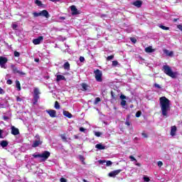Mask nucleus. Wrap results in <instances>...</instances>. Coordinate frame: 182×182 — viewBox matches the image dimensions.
<instances>
[{
	"instance_id": "obj_52",
	"label": "nucleus",
	"mask_w": 182,
	"mask_h": 182,
	"mask_svg": "<svg viewBox=\"0 0 182 182\" xmlns=\"http://www.w3.org/2000/svg\"><path fill=\"white\" fill-rule=\"evenodd\" d=\"M142 136L145 138V139H147L149 137V136L147 135V134L143 132L142 133Z\"/></svg>"
},
{
	"instance_id": "obj_41",
	"label": "nucleus",
	"mask_w": 182,
	"mask_h": 182,
	"mask_svg": "<svg viewBox=\"0 0 182 182\" xmlns=\"http://www.w3.org/2000/svg\"><path fill=\"white\" fill-rule=\"evenodd\" d=\"M129 159H131V161H137V160L135 159L134 156H129Z\"/></svg>"
},
{
	"instance_id": "obj_1",
	"label": "nucleus",
	"mask_w": 182,
	"mask_h": 182,
	"mask_svg": "<svg viewBox=\"0 0 182 182\" xmlns=\"http://www.w3.org/2000/svg\"><path fill=\"white\" fill-rule=\"evenodd\" d=\"M159 105L162 115L167 117V114L170 110V100L166 97H161L159 98Z\"/></svg>"
},
{
	"instance_id": "obj_43",
	"label": "nucleus",
	"mask_w": 182,
	"mask_h": 182,
	"mask_svg": "<svg viewBox=\"0 0 182 182\" xmlns=\"http://www.w3.org/2000/svg\"><path fill=\"white\" fill-rule=\"evenodd\" d=\"M144 181H146V182H149V181H150V178L146 177V176H144Z\"/></svg>"
},
{
	"instance_id": "obj_49",
	"label": "nucleus",
	"mask_w": 182,
	"mask_h": 182,
	"mask_svg": "<svg viewBox=\"0 0 182 182\" xmlns=\"http://www.w3.org/2000/svg\"><path fill=\"white\" fill-rule=\"evenodd\" d=\"M163 166V162L161 161H158V167H161Z\"/></svg>"
},
{
	"instance_id": "obj_25",
	"label": "nucleus",
	"mask_w": 182,
	"mask_h": 182,
	"mask_svg": "<svg viewBox=\"0 0 182 182\" xmlns=\"http://www.w3.org/2000/svg\"><path fill=\"white\" fill-rule=\"evenodd\" d=\"M164 53H166V55H167V56H173L174 53L173 51L169 52L168 50H165Z\"/></svg>"
},
{
	"instance_id": "obj_54",
	"label": "nucleus",
	"mask_w": 182,
	"mask_h": 182,
	"mask_svg": "<svg viewBox=\"0 0 182 182\" xmlns=\"http://www.w3.org/2000/svg\"><path fill=\"white\" fill-rule=\"evenodd\" d=\"M3 131L2 129H0V139H4V136H2Z\"/></svg>"
},
{
	"instance_id": "obj_28",
	"label": "nucleus",
	"mask_w": 182,
	"mask_h": 182,
	"mask_svg": "<svg viewBox=\"0 0 182 182\" xmlns=\"http://www.w3.org/2000/svg\"><path fill=\"white\" fill-rule=\"evenodd\" d=\"M60 137L63 141H65V142L68 141V138H66V136L65 135V134H61Z\"/></svg>"
},
{
	"instance_id": "obj_57",
	"label": "nucleus",
	"mask_w": 182,
	"mask_h": 182,
	"mask_svg": "<svg viewBox=\"0 0 182 182\" xmlns=\"http://www.w3.org/2000/svg\"><path fill=\"white\" fill-rule=\"evenodd\" d=\"M60 19H62L63 21H65V19H66V18L63 17V16H60Z\"/></svg>"
},
{
	"instance_id": "obj_6",
	"label": "nucleus",
	"mask_w": 182,
	"mask_h": 182,
	"mask_svg": "<svg viewBox=\"0 0 182 182\" xmlns=\"http://www.w3.org/2000/svg\"><path fill=\"white\" fill-rule=\"evenodd\" d=\"M34 95H33V105H35L36 103H38V100H39L40 97L39 95L41 94V92H39L38 88H34Z\"/></svg>"
},
{
	"instance_id": "obj_13",
	"label": "nucleus",
	"mask_w": 182,
	"mask_h": 182,
	"mask_svg": "<svg viewBox=\"0 0 182 182\" xmlns=\"http://www.w3.org/2000/svg\"><path fill=\"white\" fill-rule=\"evenodd\" d=\"M50 117H56V111L55 109L46 110Z\"/></svg>"
},
{
	"instance_id": "obj_20",
	"label": "nucleus",
	"mask_w": 182,
	"mask_h": 182,
	"mask_svg": "<svg viewBox=\"0 0 182 182\" xmlns=\"http://www.w3.org/2000/svg\"><path fill=\"white\" fill-rule=\"evenodd\" d=\"M8 144H9L8 141H5V140L1 141L0 143V146H1V147H3V149L5 147H7Z\"/></svg>"
},
{
	"instance_id": "obj_40",
	"label": "nucleus",
	"mask_w": 182,
	"mask_h": 182,
	"mask_svg": "<svg viewBox=\"0 0 182 182\" xmlns=\"http://www.w3.org/2000/svg\"><path fill=\"white\" fill-rule=\"evenodd\" d=\"M95 135L97 136V137H100V136H102V132H96Z\"/></svg>"
},
{
	"instance_id": "obj_7",
	"label": "nucleus",
	"mask_w": 182,
	"mask_h": 182,
	"mask_svg": "<svg viewBox=\"0 0 182 182\" xmlns=\"http://www.w3.org/2000/svg\"><path fill=\"white\" fill-rule=\"evenodd\" d=\"M6 63H8V58L0 56V67L2 69H6Z\"/></svg>"
},
{
	"instance_id": "obj_9",
	"label": "nucleus",
	"mask_w": 182,
	"mask_h": 182,
	"mask_svg": "<svg viewBox=\"0 0 182 182\" xmlns=\"http://www.w3.org/2000/svg\"><path fill=\"white\" fill-rule=\"evenodd\" d=\"M42 41H43V36H38L37 38L33 40V43L34 45H40Z\"/></svg>"
},
{
	"instance_id": "obj_58",
	"label": "nucleus",
	"mask_w": 182,
	"mask_h": 182,
	"mask_svg": "<svg viewBox=\"0 0 182 182\" xmlns=\"http://www.w3.org/2000/svg\"><path fill=\"white\" fill-rule=\"evenodd\" d=\"M50 1H51V2H59V1L60 0H50Z\"/></svg>"
},
{
	"instance_id": "obj_64",
	"label": "nucleus",
	"mask_w": 182,
	"mask_h": 182,
	"mask_svg": "<svg viewBox=\"0 0 182 182\" xmlns=\"http://www.w3.org/2000/svg\"><path fill=\"white\" fill-rule=\"evenodd\" d=\"M16 26H18L16 24L13 25V28H16Z\"/></svg>"
},
{
	"instance_id": "obj_4",
	"label": "nucleus",
	"mask_w": 182,
	"mask_h": 182,
	"mask_svg": "<svg viewBox=\"0 0 182 182\" xmlns=\"http://www.w3.org/2000/svg\"><path fill=\"white\" fill-rule=\"evenodd\" d=\"M33 15L35 18H38V16H44L45 18H47V19L50 16V15H49V12H48V10H43L39 13L34 12L33 13Z\"/></svg>"
},
{
	"instance_id": "obj_55",
	"label": "nucleus",
	"mask_w": 182,
	"mask_h": 182,
	"mask_svg": "<svg viewBox=\"0 0 182 182\" xmlns=\"http://www.w3.org/2000/svg\"><path fill=\"white\" fill-rule=\"evenodd\" d=\"M3 119H4V120H9V117L4 116Z\"/></svg>"
},
{
	"instance_id": "obj_42",
	"label": "nucleus",
	"mask_w": 182,
	"mask_h": 182,
	"mask_svg": "<svg viewBox=\"0 0 182 182\" xmlns=\"http://www.w3.org/2000/svg\"><path fill=\"white\" fill-rule=\"evenodd\" d=\"M0 95H5V90L0 87Z\"/></svg>"
},
{
	"instance_id": "obj_18",
	"label": "nucleus",
	"mask_w": 182,
	"mask_h": 182,
	"mask_svg": "<svg viewBox=\"0 0 182 182\" xmlns=\"http://www.w3.org/2000/svg\"><path fill=\"white\" fill-rule=\"evenodd\" d=\"M95 149H97L98 150H105L106 146L101 144H97L95 145Z\"/></svg>"
},
{
	"instance_id": "obj_35",
	"label": "nucleus",
	"mask_w": 182,
	"mask_h": 182,
	"mask_svg": "<svg viewBox=\"0 0 182 182\" xmlns=\"http://www.w3.org/2000/svg\"><path fill=\"white\" fill-rule=\"evenodd\" d=\"M14 56L16 58H19V56H21V53L18 51H14Z\"/></svg>"
},
{
	"instance_id": "obj_32",
	"label": "nucleus",
	"mask_w": 182,
	"mask_h": 182,
	"mask_svg": "<svg viewBox=\"0 0 182 182\" xmlns=\"http://www.w3.org/2000/svg\"><path fill=\"white\" fill-rule=\"evenodd\" d=\"M80 161H82V164H85V156L80 155Z\"/></svg>"
},
{
	"instance_id": "obj_39",
	"label": "nucleus",
	"mask_w": 182,
	"mask_h": 182,
	"mask_svg": "<svg viewBox=\"0 0 182 182\" xmlns=\"http://www.w3.org/2000/svg\"><path fill=\"white\" fill-rule=\"evenodd\" d=\"M119 65V62L117 60L112 61V66H117Z\"/></svg>"
},
{
	"instance_id": "obj_14",
	"label": "nucleus",
	"mask_w": 182,
	"mask_h": 182,
	"mask_svg": "<svg viewBox=\"0 0 182 182\" xmlns=\"http://www.w3.org/2000/svg\"><path fill=\"white\" fill-rule=\"evenodd\" d=\"M132 5L136 6V8H141V5H143V1L141 0H137L132 3Z\"/></svg>"
},
{
	"instance_id": "obj_51",
	"label": "nucleus",
	"mask_w": 182,
	"mask_h": 182,
	"mask_svg": "<svg viewBox=\"0 0 182 182\" xmlns=\"http://www.w3.org/2000/svg\"><path fill=\"white\" fill-rule=\"evenodd\" d=\"M154 87H157L158 89H161V87L160 86V85L157 84V83H155L154 84Z\"/></svg>"
},
{
	"instance_id": "obj_15",
	"label": "nucleus",
	"mask_w": 182,
	"mask_h": 182,
	"mask_svg": "<svg viewBox=\"0 0 182 182\" xmlns=\"http://www.w3.org/2000/svg\"><path fill=\"white\" fill-rule=\"evenodd\" d=\"M177 132V127L173 126L171 129V136H176V133Z\"/></svg>"
},
{
	"instance_id": "obj_24",
	"label": "nucleus",
	"mask_w": 182,
	"mask_h": 182,
	"mask_svg": "<svg viewBox=\"0 0 182 182\" xmlns=\"http://www.w3.org/2000/svg\"><path fill=\"white\" fill-rule=\"evenodd\" d=\"M112 100H116L117 99V95L113 91H111Z\"/></svg>"
},
{
	"instance_id": "obj_34",
	"label": "nucleus",
	"mask_w": 182,
	"mask_h": 182,
	"mask_svg": "<svg viewBox=\"0 0 182 182\" xmlns=\"http://www.w3.org/2000/svg\"><path fill=\"white\" fill-rule=\"evenodd\" d=\"M121 106H122V107L126 108V100H123L121 101Z\"/></svg>"
},
{
	"instance_id": "obj_46",
	"label": "nucleus",
	"mask_w": 182,
	"mask_h": 182,
	"mask_svg": "<svg viewBox=\"0 0 182 182\" xmlns=\"http://www.w3.org/2000/svg\"><path fill=\"white\" fill-rule=\"evenodd\" d=\"M60 182H68V179H66V178H61L60 179Z\"/></svg>"
},
{
	"instance_id": "obj_59",
	"label": "nucleus",
	"mask_w": 182,
	"mask_h": 182,
	"mask_svg": "<svg viewBox=\"0 0 182 182\" xmlns=\"http://www.w3.org/2000/svg\"><path fill=\"white\" fill-rule=\"evenodd\" d=\"M136 166H138V167H140V166H141V164H140V163H137V164H136Z\"/></svg>"
},
{
	"instance_id": "obj_3",
	"label": "nucleus",
	"mask_w": 182,
	"mask_h": 182,
	"mask_svg": "<svg viewBox=\"0 0 182 182\" xmlns=\"http://www.w3.org/2000/svg\"><path fill=\"white\" fill-rule=\"evenodd\" d=\"M33 157H34V159H38V157H39L41 159V161H46V160L50 157V152L48 151H44L42 154H33Z\"/></svg>"
},
{
	"instance_id": "obj_44",
	"label": "nucleus",
	"mask_w": 182,
	"mask_h": 182,
	"mask_svg": "<svg viewBox=\"0 0 182 182\" xmlns=\"http://www.w3.org/2000/svg\"><path fill=\"white\" fill-rule=\"evenodd\" d=\"M125 124L127 126H130V124H132V123L130 122V121H129V119H127L125 122Z\"/></svg>"
},
{
	"instance_id": "obj_61",
	"label": "nucleus",
	"mask_w": 182,
	"mask_h": 182,
	"mask_svg": "<svg viewBox=\"0 0 182 182\" xmlns=\"http://www.w3.org/2000/svg\"><path fill=\"white\" fill-rule=\"evenodd\" d=\"M177 21H178V18H174L173 19V22H177Z\"/></svg>"
},
{
	"instance_id": "obj_50",
	"label": "nucleus",
	"mask_w": 182,
	"mask_h": 182,
	"mask_svg": "<svg viewBox=\"0 0 182 182\" xmlns=\"http://www.w3.org/2000/svg\"><path fill=\"white\" fill-rule=\"evenodd\" d=\"M80 62H81V63L85 62V57L80 56Z\"/></svg>"
},
{
	"instance_id": "obj_23",
	"label": "nucleus",
	"mask_w": 182,
	"mask_h": 182,
	"mask_svg": "<svg viewBox=\"0 0 182 182\" xmlns=\"http://www.w3.org/2000/svg\"><path fill=\"white\" fill-rule=\"evenodd\" d=\"M16 87L17 88L18 92H21V82L19 80H16Z\"/></svg>"
},
{
	"instance_id": "obj_45",
	"label": "nucleus",
	"mask_w": 182,
	"mask_h": 182,
	"mask_svg": "<svg viewBox=\"0 0 182 182\" xmlns=\"http://www.w3.org/2000/svg\"><path fill=\"white\" fill-rule=\"evenodd\" d=\"M80 132L85 133L86 132V129H85L83 127H80Z\"/></svg>"
},
{
	"instance_id": "obj_17",
	"label": "nucleus",
	"mask_w": 182,
	"mask_h": 182,
	"mask_svg": "<svg viewBox=\"0 0 182 182\" xmlns=\"http://www.w3.org/2000/svg\"><path fill=\"white\" fill-rule=\"evenodd\" d=\"M60 80H66V77L62 75H58L56 77V82H60Z\"/></svg>"
},
{
	"instance_id": "obj_47",
	"label": "nucleus",
	"mask_w": 182,
	"mask_h": 182,
	"mask_svg": "<svg viewBox=\"0 0 182 182\" xmlns=\"http://www.w3.org/2000/svg\"><path fill=\"white\" fill-rule=\"evenodd\" d=\"M12 83H13L12 80H7L6 81L7 85H12Z\"/></svg>"
},
{
	"instance_id": "obj_62",
	"label": "nucleus",
	"mask_w": 182,
	"mask_h": 182,
	"mask_svg": "<svg viewBox=\"0 0 182 182\" xmlns=\"http://www.w3.org/2000/svg\"><path fill=\"white\" fill-rule=\"evenodd\" d=\"M36 139H38V140H39V139H40L39 135H36Z\"/></svg>"
},
{
	"instance_id": "obj_19",
	"label": "nucleus",
	"mask_w": 182,
	"mask_h": 182,
	"mask_svg": "<svg viewBox=\"0 0 182 182\" xmlns=\"http://www.w3.org/2000/svg\"><path fill=\"white\" fill-rule=\"evenodd\" d=\"M63 69H65V70H70V64L69 63V62H66L63 65Z\"/></svg>"
},
{
	"instance_id": "obj_29",
	"label": "nucleus",
	"mask_w": 182,
	"mask_h": 182,
	"mask_svg": "<svg viewBox=\"0 0 182 182\" xmlns=\"http://www.w3.org/2000/svg\"><path fill=\"white\" fill-rule=\"evenodd\" d=\"M159 27L161 28V29H163L164 31H168L170 29L169 27H166V26H163V25H161Z\"/></svg>"
},
{
	"instance_id": "obj_36",
	"label": "nucleus",
	"mask_w": 182,
	"mask_h": 182,
	"mask_svg": "<svg viewBox=\"0 0 182 182\" xmlns=\"http://www.w3.org/2000/svg\"><path fill=\"white\" fill-rule=\"evenodd\" d=\"M135 116L136 117H140V116H141V111L136 112Z\"/></svg>"
},
{
	"instance_id": "obj_33",
	"label": "nucleus",
	"mask_w": 182,
	"mask_h": 182,
	"mask_svg": "<svg viewBox=\"0 0 182 182\" xmlns=\"http://www.w3.org/2000/svg\"><path fill=\"white\" fill-rule=\"evenodd\" d=\"M105 163H106L107 167H109L113 164V162H112L111 161H107Z\"/></svg>"
},
{
	"instance_id": "obj_63",
	"label": "nucleus",
	"mask_w": 182,
	"mask_h": 182,
	"mask_svg": "<svg viewBox=\"0 0 182 182\" xmlns=\"http://www.w3.org/2000/svg\"><path fill=\"white\" fill-rule=\"evenodd\" d=\"M75 139H79V136L77 135L74 136Z\"/></svg>"
},
{
	"instance_id": "obj_10",
	"label": "nucleus",
	"mask_w": 182,
	"mask_h": 182,
	"mask_svg": "<svg viewBox=\"0 0 182 182\" xmlns=\"http://www.w3.org/2000/svg\"><path fill=\"white\" fill-rule=\"evenodd\" d=\"M70 10L72 12V15H79V11H77L76 6H75V5L71 6Z\"/></svg>"
},
{
	"instance_id": "obj_27",
	"label": "nucleus",
	"mask_w": 182,
	"mask_h": 182,
	"mask_svg": "<svg viewBox=\"0 0 182 182\" xmlns=\"http://www.w3.org/2000/svg\"><path fill=\"white\" fill-rule=\"evenodd\" d=\"M55 109L57 110H59L60 109V105H59V102L58 101L55 102V105H54Z\"/></svg>"
},
{
	"instance_id": "obj_31",
	"label": "nucleus",
	"mask_w": 182,
	"mask_h": 182,
	"mask_svg": "<svg viewBox=\"0 0 182 182\" xmlns=\"http://www.w3.org/2000/svg\"><path fill=\"white\" fill-rule=\"evenodd\" d=\"M99 102H102V100L100 99V97H96L95 100L94 102V104L97 105V103H99Z\"/></svg>"
},
{
	"instance_id": "obj_26",
	"label": "nucleus",
	"mask_w": 182,
	"mask_h": 182,
	"mask_svg": "<svg viewBox=\"0 0 182 182\" xmlns=\"http://www.w3.org/2000/svg\"><path fill=\"white\" fill-rule=\"evenodd\" d=\"M81 86L85 92H86V90H87V87H89V85L86 83H82Z\"/></svg>"
},
{
	"instance_id": "obj_21",
	"label": "nucleus",
	"mask_w": 182,
	"mask_h": 182,
	"mask_svg": "<svg viewBox=\"0 0 182 182\" xmlns=\"http://www.w3.org/2000/svg\"><path fill=\"white\" fill-rule=\"evenodd\" d=\"M145 52H146V53H153V52H154V49H153L151 46L146 47L145 48Z\"/></svg>"
},
{
	"instance_id": "obj_48",
	"label": "nucleus",
	"mask_w": 182,
	"mask_h": 182,
	"mask_svg": "<svg viewBox=\"0 0 182 182\" xmlns=\"http://www.w3.org/2000/svg\"><path fill=\"white\" fill-rule=\"evenodd\" d=\"M16 102H21L22 100V98H21L19 96L16 97Z\"/></svg>"
},
{
	"instance_id": "obj_5",
	"label": "nucleus",
	"mask_w": 182,
	"mask_h": 182,
	"mask_svg": "<svg viewBox=\"0 0 182 182\" xmlns=\"http://www.w3.org/2000/svg\"><path fill=\"white\" fill-rule=\"evenodd\" d=\"M94 73L95 76V80H97V82H103V73H102V70L97 69L94 71Z\"/></svg>"
},
{
	"instance_id": "obj_16",
	"label": "nucleus",
	"mask_w": 182,
	"mask_h": 182,
	"mask_svg": "<svg viewBox=\"0 0 182 182\" xmlns=\"http://www.w3.org/2000/svg\"><path fill=\"white\" fill-rule=\"evenodd\" d=\"M39 144H42V141H40V139L34 141L32 147H38Z\"/></svg>"
},
{
	"instance_id": "obj_11",
	"label": "nucleus",
	"mask_w": 182,
	"mask_h": 182,
	"mask_svg": "<svg viewBox=\"0 0 182 182\" xmlns=\"http://www.w3.org/2000/svg\"><path fill=\"white\" fill-rule=\"evenodd\" d=\"M13 73H14V74L18 73V74L20 75L21 76H23V75H26V73H23V72H22V71L18 70V68H17L16 67H14V68H13Z\"/></svg>"
},
{
	"instance_id": "obj_2",
	"label": "nucleus",
	"mask_w": 182,
	"mask_h": 182,
	"mask_svg": "<svg viewBox=\"0 0 182 182\" xmlns=\"http://www.w3.org/2000/svg\"><path fill=\"white\" fill-rule=\"evenodd\" d=\"M162 70L165 73V75H167V76H169L170 77H172V79H176L177 77V73L173 72V70H171V68L170 65H165L162 67Z\"/></svg>"
},
{
	"instance_id": "obj_53",
	"label": "nucleus",
	"mask_w": 182,
	"mask_h": 182,
	"mask_svg": "<svg viewBox=\"0 0 182 182\" xmlns=\"http://www.w3.org/2000/svg\"><path fill=\"white\" fill-rule=\"evenodd\" d=\"M105 162H106L105 160H100L99 161L100 164H105Z\"/></svg>"
},
{
	"instance_id": "obj_30",
	"label": "nucleus",
	"mask_w": 182,
	"mask_h": 182,
	"mask_svg": "<svg viewBox=\"0 0 182 182\" xmlns=\"http://www.w3.org/2000/svg\"><path fill=\"white\" fill-rule=\"evenodd\" d=\"M36 5H38V6H42V1L39 0H35Z\"/></svg>"
},
{
	"instance_id": "obj_38",
	"label": "nucleus",
	"mask_w": 182,
	"mask_h": 182,
	"mask_svg": "<svg viewBox=\"0 0 182 182\" xmlns=\"http://www.w3.org/2000/svg\"><path fill=\"white\" fill-rule=\"evenodd\" d=\"M130 41L132 43H136V42H137V39H136V38H130Z\"/></svg>"
},
{
	"instance_id": "obj_56",
	"label": "nucleus",
	"mask_w": 182,
	"mask_h": 182,
	"mask_svg": "<svg viewBox=\"0 0 182 182\" xmlns=\"http://www.w3.org/2000/svg\"><path fill=\"white\" fill-rule=\"evenodd\" d=\"M120 99H122V100H126L125 95H121V96H120Z\"/></svg>"
},
{
	"instance_id": "obj_8",
	"label": "nucleus",
	"mask_w": 182,
	"mask_h": 182,
	"mask_svg": "<svg viewBox=\"0 0 182 182\" xmlns=\"http://www.w3.org/2000/svg\"><path fill=\"white\" fill-rule=\"evenodd\" d=\"M119 173H122V169H117V170L111 171L108 173V176L109 177H115L118 174H119Z\"/></svg>"
},
{
	"instance_id": "obj_22",
	"label": "nucleus",
	"mask_w": 182,
	"mask_h": 182,
	"mask_svg": "<svg viewBox=\"0 0 182 182\" xmlns=\"http://www.w3.org/2000/svg\"><path fill=\"white\" fill-rule=\"evenodd\" d=\"M63 114L65 116V117H68V119H72L73 115L70 114V112L68 111H63Z\"/></svg>"
},
{
	"instance_id": "obj_37",
	"label": "nucleus",
	"mask_w": 182,
	"mask_h": 182,
	"mask_svg": "<svg viewBox=\"0 0 182 182\" xmlns=\"http://www.w3.org/2000/svg\"><path fill=\"white\" fill-rule=\"evenodd\" d=\"M112 59H114V55H112L107 57V60H112Z\"/></svg>"
},
{
	"instance_id": "obj_60",
	"label": "nucleus",
	"mask_w": 182,
	"mask_h": 182,
	"mask_svg": "<svg viewBox=\"0 0 182 182\" xmlns=\"http://www.w3.org/2000/svg\"><path fill=\"white\" fill-rule=\"evenodd\" d=\"M34 60L35 62H39V58H36Z\"/></svg>"
},
{
	"instance_id": "obj_12",
	"label": "nucleus",
	"mask_w": 182,
	"mask_h": 182,
	"mask_svg": "<svg viewBox=\"0 0 182 182\" xmlns=\"http://www.w3.org/2000/svg\"><path fill=\"white\" fill-rule=\"evenodd\" d=\"M11 134L14 136H18L19 134V129L14 126L11 127Z\"/></svg>"
}]
</instances>
